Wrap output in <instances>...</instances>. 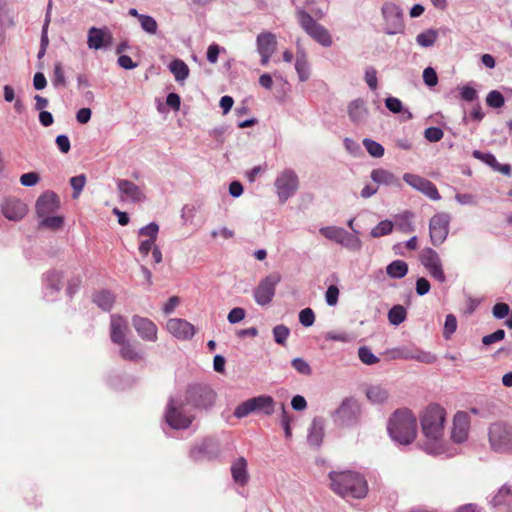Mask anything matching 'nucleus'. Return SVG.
<instances>
[{
  "mask_svg": "<svg viewBox=\"0 0 512 512\" xmlns=\"http://www.w3.org/2000/svg\"><path fill=\"white\" fill-rule=\"evenodd\" d=\"M384 20L383 31L387 35L404 34L405 23L402 9L392 2L384 3L381 8Z\"/></svg>",
  "mask_w": 512,
  "mask_h": 512,
  "instance_id": "9",
  "label": "nucleus"
},
{
  "mask_svg": "<svg viewBox=\"0 0 512 512\" xmlns=\"http://www.w3.org/2000/svg\"><path fill=\"white\" fill-rule=\"evenodd\" d=\"M359 413V406L353 399H345L339 408L333 413L335 422L342 425H350L355 422Z\"/></svg>",
  "mask_w": 512,
  "mask_h": 512,
  "instance_id": "21",
  "label": "nucleus"
},
{
  "mask_svg": "<svg viewBox=\"0 0 512 512\" xmlns=\"http://www.w3.org/2000/svg\"><path fill=\"white\" fill-rule=\"evenodd\" d=\"M64 222L63 217L48 215L40 219L39 227L57 230L62 227Z\"/></svg>",
  "mask_w": 512,
  "mask_h": 512,
  "instance_id": "44",
  "label": "nucleus"
},
{
  "mask_svg": "<svg viewBox=\"0 0 512 512\" xmlns=\"http://www.w3.org/2000/svg\"><path fill=\"white\" fill-rule=\"evenodd\" d=\"M292 367L302 375H310L312 373V369L309 363L303 358H294L291 361Z\"/></svg>",
  "mask_w": 512,
  "mask_h": 512,
  "instance_id": "54",
  "label": "nucleus"
},
{
  "mask_svg": "<svg viewBox=\"0 0 512 512\" xmlns=\"http://www.w3.org/2000/svg\"><path fill=\"white\" fill-rule=\"evenodd\" d=\"M371 179L377 184L386 186H400L399 179L390 171L382 168L372 170Z\"/></svg>",
  "mask_w": 512,
  "mask_h": 512,
  "instance_id": "32",
  "label": "nucleus"
},
{
  "mask_svg": "<svg viewBox=\"0 0 512 512\" xmlns=\"http://www.w3.org/2000/svg\"><path fill=\"white\" fill-rule=\"evenodd\" d=\"M486 103L492 108H501L505 103V99L499 91L493 90L488 93Z\"/></svg>",
  "mask_w": 512,
  "mask_h": 512,
  "instance_id": "50",
  "label": "nucleus"
},
{
  "mask_svg": "<svg viewBox=\"0 0 512 512\" xmlns=\"http://www.w3.org/2000/svg\"><path fill=\"white\" fill-rule=\"evenodd\" d=\"M0 211L6 219L17 222L26 216L28 207L15 196H5L0 202Z\"/></svg>",
  "mask_w": 512,
  "mask_h": 512,
  "instance_id": "13",
  "label": "nucleus"
},
{
  "mask_svg": "<svg viewBox=\"0 0 512 512\" xmlns=\"http://www.w3.org/2000/svg\"><path fill=\"white\" fill-rule=\"evenodd\" d=\"M167 331L178 340H190L196 333L194 325L182 318H171L166 323Z\"/></svg>",
  "mask_w": 512,
  "mask_h": 512,
  "instance_id": "19",
  "label": "nucleus"
},
{
  "mask_svg": "<svg viewBox=\"0 0 512 512\" xmlns=\"http://www.w3.org/2000/svg\"><path fill=\"white\" fill-rule=\"evenodd\" d=\"M139 23L143 31L146 33L150 35H155L157 33L158 24L152 16L146 14L140 16Z\"/></svg>",
  "mask_w": 512,
  "mask_h": 512,
  "instance_id": "47",
  "label": "nucleus"
},
{
  "mask_svg": "<svg viewBox=\"0 0 512 512\" xmlns=\"http://www.w3.org/2000/svg\"><path fill=\"white\" fill-rule=\"evenodd\" d=\"M488 442L494 453L512 456V425L501 421L490 424Z\"/></svg>",
  "mask_w": 512,
  "mask_h": 512,
  "instance_id": "5",
  "label": "nucleus"
},
{
  "mask_svg": "<svg viewBox=\"0 0 512 512\" xmlns=\"http://www.w3.org/2000/svg\"><path fill=\"white\" fill-rule=\"evenodd\" d=\"M132 326L138 336L147 342H156L158 339V328L156 324L149 318L134 315L131 319Z\"/></svg>",
  "mask_w": 512,
  "mask_h": 512,
  "instance_id": "18",
  "label": "nucleus"
},
{
  "mask_svg": "<svg viewBox=\"0 0 512 512\" xmlns=\"http://www.w3.org/2000/svg\"><path fill=\"white\" fill-rule=\"evenodd\" d=\"M445 422V410L439 405L429 406L421 417L422 431L426 437L423 450L433 456L452 457L455 449H450L442 441Z\"/></svg>",
  "mask_w": 512,
  "mask_h": 512,
  "instance_id": "1",
  "label": "nucleus"
},
{
  "mask_svg": "<svg viewBox=\"0 0 512 512\" xmlns=\"http://www.w3.org/2000/svg\"><path fill=\"white\" fill-rule=\"evenodd\" d=\"M293 420V417L286 411L284 404L281 405V425L284 429L285 437L287 439L291 438L292 431L290 424Z\"/></svg>",
  "mask_w": 512,
  "mask_h": 512,
  "instance_id": "51",
  "label": "nucleus"
},
{
  "mask_svg": "<svg viewBox=\"0 0 512 512\" xmlns=\"http://www.w3.org/2000/svg\"><path fill=\"white\" fill-rule=\"evenodd\" d=\"M324 436V419L315 417L308 430L307 441L311 446L321 445Z\"/></svg>",
  "mask_w": 512,
  "mask_h": 512,
  "instance_id": "28",
  "label": "nucleus"
},
{
  "mask_svg": "<svg viewBox=\"0 0 512 512\" xmlns=\"http://www.w3.org/2000/svg\"><path fill=\"white\" fill-rule=\"evenodd\" d=\"M35 208L39 219L52 215L59 208V199L54 192H44L37 199Z\"/></svg>",
  "mask_w": 512,
  "mask_h": 512,
  "instance_id": "23",
  "label": "nucleus"
},
{
  "mask_svg": "<svg viewBox=\"0 0 512 512\" xmlns=\"http://www.w3.org/2000/svg\"><path fill=\"white\" fill-rule=\"evenodd\" d=\"M231 474L234 482L240 486H245L249 475L247 471V461L244 457L237 458L231 465Z\"/></svg>",
  "mask_w": 512,
  "mask_h": 512,
  "instance_id": "29",
  "label": "nucleus"
},
{
  "mask_svg": "<svg viewBox=\"0 0 512 512\" xmlns=\"http://www.w3.org/2000/svg\"><path fill=\"white\" fill-rule=\"evenodd\" d=\"M40 181V176L36 172H28L25 174H22L20 177V183L21 185L25 187H32L35 186Z\"/></svg>",
  "mask_w": 512,
  "mask_h": 512,
  "instance_id": "57",
  "label": "nucleus"
},
{
  "mask_svg": "<svg viewBox=\"0 0 512 512\" xmlns=\"http://www.w3.org/2000/svg\"><path fill=\"white\" fill-rule=\"evenodd\" d=\"M117 345L120 346L119 354L124 360L136 362L143 358L142 353L130 341L125 340Z\"/></svg>",
  "mask_w": 512,
  "mask_h": 512,
  "instance_id": "33",
  "label": "nucleus"
},
{
  "mask_svg": "<svg viewBox=\"0 0 512 512\" xmlns=\"http://www.w3.org/2000/svg\"><path fill=\"white\" fill-rule=\"evenodd\" d=\"M412 360L423 364H433L437 360V357L429 351H424L414 346Z\"/></svg>",
  "mask_w": 512,
  "mask_h": 512,
  "instance_id": "43",
  "label": "nucleus"
},
{
  "mask_svg": "<svg viewBox=\"0 0 512 512\" xmlns=\"http://www.w3.org/2000/svg\"><path fill=\"white\" fill-rule=\"evenodd\" d=\"M159 232V226L155 222L140 228L139 237L143 238L139 243V252L142 255H147L150 251L152 256H161L160 250L155 246V240Z\"/></svg>",
  "mask_w": 512,
  "mask_h": 512,
  "instance_id": "14",
  "label": "nucleus"
},
{
  "mask_svg": "<svg viewBox=\"0 0 512 512\" xmlns=\"http://www.w3.org/2000/svg\"><path fill=\"white\" fill-rule=\"evenodd\" d=\"M52 82L55 87L66 86L65 75L62 68V64L60 62L56 63L54 66Z\"/></svg>",
  "mask_w": 512,
  "mask_h": 512,
  "instance_id": "52",
  "label": "nucleus"
},
{
  "mask_svg": "<svg viewBox=\"0 0 512 512\" xmlns=\"http://www.w3.org/2000/svg\"><path fill=\"white\" fill-rule=\"evenodd\" d=\"M315 314L311 308H304L299 312V322L305 326L310 327L314 324Z\"/></svg>",
  "mask_w": 512,
  "mask_h": 512,
  "instance_id": "56",
  "label": "nucleus"
},
{
  "mask_svg": "<svg viewBox=\"0 0 512 512\" xmlns=\"http://www.w3.org/2000/svg\"><path fill=\"white\" fill-rule=\"evenodd\" d=\"M274 341L279 345H285L290 335V329L283 324L276 325L273 330Z\"/></svg>",
  "mask_w": 512,
  "mask_h": 512,
  "instance_id": "46",
  "label": "nucleus"
},
{
  "mask_svg": "<svg viewBox=\"0 0 512 512\" xmlns=\"http://www.w3.org/2000/svg\"><path fill=\"white\" fill-rule=\"evenodd\" d=\"M330 489L342 498L363 499L368 494V483L364 475L354 470L330 471Z\"/></svg>",
  "mask_w": 512,
  "mask_h": 512,
  "instance_id": "2",
  "label": "nucleus"
},
{
  "mask_svg": "<svg viewBox=\"0 0 512 512\" xmlns=\"http://www.w3.org/2000/svg\"><path fill=\"white\" fill-rule=\"evenodd\" d=\"M450 216L447 213L435 214L429 222L430 238L434 245L443 243L449 231Z\"/></svg>",
  "mask_w": 512,
  "mask_h": 512,
  "instance_id": "15",
  "label": "nucleus"
},
{
  "mask_svg": "<svg viewBox=\"0 0 512 512\" xmlns=\"http://www.w3.org/2000/svg\"><path fill=\"white\" fill-rule=\"evenodd\" d=\"M421 263L434 279L440 283L445 282L446 277L440 258H421Z\"/></svg>",
  "mask_w": 512,
  "mask_h": 512,
  "instance_id": "31",
  "label": "nucleus"
},
{
  "mask_svg": "<svg viewBox=\"0 0 512 512\" xmlns=\"http://www.w3.org/2000/svg\"><path fill=\"white\" fill-rule=\"evenodd\" d=\"M274 188L279 203H286L299 189V178L296 172L291 168L282 170L275 178Z\"/></svg>",
  "mask_w": 512,
  "mask_h": 512,
  "instance_id": "8",
  "label": "nucleus"
},
{
  "mask_svg": "<svg viewBox=\"0 0 512 512\" xmlns=\"http://www.w3.org/2000/svg\"><path fill=\"white\" fill-rule=\"evenodd\" d=\"M397 225L404 232H410L413 230L411 223V214L405 212L397 218Z\"/></svg>",
  "mask_w": 512,
  "mask_h": 512,
  "instance_id": "62",
  "label": "nucleus"
},
{
  "mask_svg": "<svg viewBox=\"0 0 512 512\" xmlns=\"http://www.w3.org/2000/svg\"><path fill=\"white\" fill-rule=\"evenodd\" d=\"M363 146L365 147L366 151L368 152V154L373 157V158H381L384 156V153H385V149L384 147L376 142L375 140H372L370 138H364L363 141Z\"/></svg>",
  "mask_w": 512,
  "mask_h": 512,
  "instance_id": "42",
  "label": "nucleus"
},
{
  "mask_svg": "<svg viewBox=\"0 0 512 512\" xmlns=\"http://www.w3.org/2000/svg\"><path fill=\"white\" fill-rule=\"evenodd\" d=\"M366 396L374 404H382L389 398L387 388L382 385H372L366 390Z\"/></svg>",
  "mask_w": 512,
  "mask_h": 512,
  "instance_id": "34",
  "label": "nucleus"
},
{
  "mask_svg": "<svg viewBox=\"0 0 512 512\" xmlns=\"http://www.w3.org/2000/svg\"><path fill=\"white\" fill-rule=\"evenodd\" d=\"M365 81L371 90H375L378 87L377 72L374 68L369 67L365 70Z\"/></svg>",
  "mask_w": 512,
  "mask_h": 512,
  "instance_id": "63",
  "label": "nucleus"
},
{
  "mask_svg": "<svg viewBox=\"0 0 512 512\" xmlns=\"http://www.w3.org/2000/svg\"><path fill=\"white\" fill-rule=\"evenodd\" d=\"M473 157L479 159L492 167L493 169L498 167V161L495 156L491 153H484L479 150H474L472 153Z\"/></svg>",
  "mask_w": 512,
  "mask_h": 512,
  "instance_id": "53",
  "label": "nucleus"
},
{
  "mask_svg": "<svg viewBox=\"0 0 512 512\" xmlns=\"http://www.w3.org/2000/svg\"><path fill=\"white\" fill-rule=\"evenodd\" d=\"M85 184H86V177L83 174L74 176L70 179V185L73 189L72 197L74 199H77L79 197Z\"/></svg>",
  "mask_w": 512,
  "mask_h": 512,
  "instance_id": "49",
  "label": "nucleus"
},
{
  "mask_svg": "<svg viewBox=\"0 0 512 512\" xmlns=\"http://www.w3.org/2000/svg\"><path fill=\"white\" fill-rule=\"evenodd\" d=\"M296 19L300 27L317 43L323 47H330L333 44L332 36L327 28L319 24L313 17L302 8L296 9Z\"/></svg>",
  "mask_w": 512,
  "mask_h": 512,
  "instance_id": "6",
  "label": "nucleus"
},
{
  "mask_svg": "<svg viewBox=\"0 0 512 512\" xmlns=\"http://www.w3.org/2000/svg\"><path fill=\"white\" fill-rule=\"evenodd\" d=\"M348 116L353 123L359 124L368 117V109L363 99H355L348 105Z\"/></svg>",
  "mask_w": 512,
  "mask_h": 512,
  "instance_id": "27",
  "label": "nucleus"
},
{
  "mask_svg": "<svg viewBox=\"0 0 512 512\" xmlns=\"http://www.w3.org/2000/svg\"><path fill=\"white\" fill-rule=\"evenodd\" d=\"M505 338V331L503 329H498L495 332L485 335L482 338V343L484 345H491L493 343L499 342Z\"/></svg>",
  "mask_w": 512,
  "mask_h": 512,
  "instance_id": "60",
  "label": "nucleus"
},
{
  "mask_svg": "<svg viewBox=\"0 0 512 512\" xmlns=\"http://www.w3.org/2000/svg\"><path fill=\"white\" fill-rule=\"evenodd\" d=\"M112 35L106 28L91 27L88 30L87 45L90 49L99 50L110 46Z\"/></svg>",
  "mask_w": 512,
  "mask_h": 512,
  "instance_id": "24",
  "label": "nucleus"
},
{
  "mask_svg": "<svg viewBox=\"0 0 512 512\" xmlns=\"http://www.w3.org/2000/svg\"><path fill=\"white\" fill-rule=\"evenodd\" d=\"M220 453L218 443L211 438L202 440L194 445L190 450V458L195 461L212 460Z\"/></svg>",
  "mask_w": 512,
  "mask_h": 512,
  "instance_id": "16",
  "label": "nucleus"
},
{
  "mask_svg": "<svg viewBox=\"0 0 512 512\" xmlns=\"http://www.w3.org/2000/svg\"><path fill=\"white\" fill-rule=\"evenodd\" d=\"M492 313L496 319H504L510 313L509 305L506 303H497L494 305Z\"/></svg>",
  "mask_w": 512,
  "mask_h": 512,
  "instance_id": "64",
  "label": "nucleus"
},
{
  "mask_svg": "<svg viewBox=\"0 0 512 512\" xmlns=\"http://www.w3.org/2000/svg\"><path fill=\"white\" fill-rule=\"evenodd\" d=\"M216 394L208 385L195 384L188 387L184 401L194 408L208 409L215 402Z\"/></svg>",
  "mask_w": 512,
  "mask_h": 512,
  "instance_id": "10",
  "label": "nucleus"
},
{
  "mask_svg": "<svg viewBox=\"0 0 512 512\" xmlns=\"http://www.w3.org/2000/svg\"><path fill=\"white\" fill-rule=\"evenodd\" d=\"M387 430L394 443L409 445L417 435V419L407 409L396 410L389 418Z\"/></svg>",
  "mask_w": 512,
  "mask_h": 512,
  "instance_id": "3",
  "label": "nucleus"
},
{
  "mask_svg": "<svg viewBox=\"0 0 512 512\" xmlns=\"http://www.w3.org/2000/svg\"><path fill=\"white\" fill-rule=\"evenodd\" d=\"M128 332V321L121 315L112 314L110 318V338L114 344L123 343Z\"/></svg>",
  "mask_w": 512,
  "mask_h": 512,
  "instance_id": "25",
  "label": "nucleus"
},
{
  "mask_svg": "<svg viewBox=\"0 0 512 512\" xmlns=\"http://www.w3.org/2000/svg\"><path fill=\"white\" fill-rule=\"evenodd\" d=\"M117 189L119 191V196L122 201L139 203L143 202L146 199V196L141 190V188L132 181L126 179L117 180Z\"/></svg>",
  "mask_w": 512,
  "mask_h": 512,
  "instance_id": "20",
  "label": "nucleus"
},
{
  "mask_svg": "<svg viewBox=\"0 0 512 512\" xmlns=\"http://www.w3.org/2000/svg\"><path fill=\"white\" fill-rule=\"evenodd\" d=\"M394 224L390 220H383L372 228L370 235L374 238L388 235L392 232Z\"/></svg>",
  "mask_w": 512,
  "mask_h": 512,
  "instance_id": "45",
  "label": "nucleus"
},
{
  "mask_svg": "<svg viewBox=\"0 0 512 512\" xmlns=\"http://www.w3.org/2000/svg\"><path fill=\"white\" fill-rule=\"evenodd\" d=\"M295 70L301 82L307 81L310 76L309 63L304 51H298L295 61Z\"/></svg>",
  "mask_w": 512,
  "mask_h": 512,
  "instance_id": "36",
  "label": "nucleus"
},
{
  "mask_svg": "<svg viewBox=\"0 0 512 512\" xmlns=\"http://www.w3.org/2000/svg\"><path fill=\"white\" fill-rule=\"evenodd\" d=\"M470 428V418L466 412L459 411L453 419L451 439L455 443H463L467 440Z\"/></svg>",
  "mask_w": 512,
  "mask_h": 512,
  "instance_id": "22",
  "label": "nucleus"
},
{
  "mask_svg": "<svg viewBox=\"0 0 512 512\" xmlns=\"http://www.w3.org/2000/svg\"><path fill=\"white\" fill-rule=\"evenodd\" d=\"M407 317L406 308L402 305H394L388 312V321L391 325L398 326Z\"/></svg>",
  "mask_w": 512,
  "mask_h": 512,
  "instance_id": "40",
  "label": "nucleus"
},
{
  "mask_svg": "<svg viewBox=\"0 0 512 512\" xmlns=\"http://www.w3.org/2000/svg\"><path fill=\"white\" fill-rule=\"evenodd\" d=\"M62 275L58 270H50L45 274V297L47 300H53V294L59 292L62 287Z\"/></svg>",
  "mask_w": 512,
  "mask_h": 512,
  "instance_id": "26",
  "label": "nucleus"
},
{
  "mask_svg": "<svg viewBox=\"0 0 512 512\" xmlns=\"http://www.w3.org/2000/svg\"><path fill=\"white\" fill-rule=\"evenodd\" d=\"M443 131L438 127H429L424 131V137L429 142H438L443 137Z\"/></svg>",
  "mask_w": 512,
  "mask_h": 512,
  "instance_id": "61",
  "label": "nucleus"
},
{
  "mask_svg": "<svg viewBox=\"0 0 512 512\" xmlns=\"http://www.w3.org/2000/svg\"><path fill=\"white\" fill-rule=\"evenodd\" d=\"M403 180L413 189L423 193L431 200H440L441 196L436 186L431 181L412 173H405Z\"/></svg>",
  "mask_w": 512,
  "mask_h": 512,
  "instance_id": "17",
  "label": "nucleus"
},
{
  "mask_svg": "<svg viewBox=\"0 0 512 512\" xmlns=\"http://www.w3.org/2000/svg\"><path fill=\"white\" fill-rule=\"evenodd\" d=\"M423 81L429 87H434L438 83L436 71L432 67H427L423 71Z\"/></svg>",
  "mask_w": 512,
  "mask_h": 512,
  "instance_id": "59",
  "label": "nucleus"
},
{
  "mask_svg": "<svg viewBox=\"0 0 512 512\" xmlns=\"http://www.w3.org/2000/svg\"><path fill=\"white\" fill-rule=\"evenodd\" d=\"M438 38V32L435 29H428L416 36V43L424 48L431 47Z\"/></svg>",
  "mask_w": 512,
  "mask_h": 512,
  "instance_id": "41",
  "label": "nucleus"
},
{
  "mask_svg": "<svg viewBox=\"0 0 512 512\" xmlns=\"http://www.w3.org/2000/svg\"><path fill=\"white\" fill-rule=\"evenodd\" d=\"M339 289L335 285H330L325 293V300L328 306H335L338 303Z\"/></svg>",
  "mask_w": 512,
  "mask_h": 512,
  "instance_id": "58",
  "label": "nucleus"
},
{
  "mask_svg": "<svg viewBox=\"0 0 512 512\" xmlns=\"http://www.w3.org/2000/svg\"><path fill=\"white\" fill-rule=\"evenodd\" d=\"M188 407L183 396L170 397L164 413L165 423L174 430L187 429L194 419Z\"/></svg>",
  "mask_w": 512,
  "mask_h": 512,
  "instance_id": "4",
  "label": "nucleus"
},
{
  "mask_svg": "<svg viewBox=\"0 0 512 512\" xmlns=\"http://www.w3.org/2000/svg\"><path fill=\"white\" fill-rule=\"evenodd\" d=\"M94 303L104 311H110L115 303V296L108 290H101L93 295Z\"/></svg>",
  "mask_w": 512,
  "mask_h": 512,
  "instance_id": "35",
  "label": "nucleus"
},
{
  "mask_svg": "<svg viewBox=\"0 0 512 512\" xmlns=\"http://www.w3.org/2000/svg\"><path fill=\"white\" fill-rule=\"evenodd\" d=\"M358 357L366 365H373L379 362V358L367 346H361L358 349Z\"/></svg>",
  "mask_w": 512,
  "mask_h": 512,
  "instance_id": "48",
  "label": "nucleus"
},
{
  "mask_svg": "<svg viewBox=\"0 0 512 512\" xmlns=\"http://www.w3.org/2000/svg\"><path fill=\"white\" fill-rule=\"evenodd\" d=\"M169 70L174 75L177 82L185 81L189 76V67L181 59H174L169 64Z\"/></svg>",
  "mask_w": 512,
  "mask_h": 512,
  "instance_id": "37",
  "label": "nucleus"
},
{
  "mask_svg": "<svg viewBox=\"0 0 512 512\" xmlns=\"http://www.w3.org/2000/svg\"><path fill=\"white\" fill-rule=\"evenodd\" d=\"M281 276L278 273H272L265 277L254 290V299L258 305H268L274 295L275 287L280 282Z\"/></svg>",
  "mask_w": 512,
  "mask_h": 512,
  "instance_id": "12",
  "label": "nucleus"
},
{
  "mask_svg": "<svg viewBox=\"0 0 512 512\" xmlns=\"http://www.w3.org/2000/svg\"><path fill=\"white\" fill-rule=\"evenodd\" d=\"M457 329V319L453 314H448L445 319L444 323V331L443 335L446 339L450 338V336L456 331Z\"/></svg>",
  "mask_w": 512,
  "mask_h": 512,
  "instance_id": "55",
  "label": "nucleus"
},
{
  "mask_svg": "<svg viewBox=\"0 0 512 512\" xmlns=\"http://www.w3.org/2000/svg\"><path fill=\"white\" fill-rule=\"evenodd\" d=\"M258 53L274 54L277 47L276 35L272 32H261L256 38Z\"/></svg>",
  "mask_w": 512,
  "mask_h": 512,
  "instance_id": "30",
  "label": "nucleus"
},
{
  "mask_svg": "<svg viewBox=\"0 0 512 512\" xmlns=\"http://www.w3.org/2000/svg\"><path fill=\"white\" fill-rule=\"evenodd\" d=\"M319 232L326 239L339 243L352 252H356L361 246V241L355 234L349 233L341 227H322Z\"/></svg>",
  "mask_w": 512,
  "mask_h": 512,
  "instance_id": "11",
  "label": "nucleus"
},
{
  "mask_svg": "<svg viewBox=\"0 0 512 512\" xmlns=\"http://www.w3.org/2000/svg\"><path fill=\"white\" fill-rule=\"evenodd\" d=\"M512 501V486L503 485L492 497L490 503L493 507L506 505Z\"/></svg>",
  "mask_w": 512,
  "mask_h": 512,
  "instance_id": "38",
  "label": "nucleus"
},
{
  "mask_svg": "<svg viewBox=\"0 0 512 512\" xmlns=\"http://www.w3.org/2000/svg\"><path fill=\"white\" fill-rule=\"evenodd\" d=\"M275 411V401L269 395H259L252 397L239 404L234 411V416L241 419L250 413H261L265 416H271Z\"/></svg>",
  "mask_w": 512,
  "mask_h": 512,
  "instance_id": "7",
  "label": "nucleus"
},
{
  "mask_svg": "<svg viewBox=\"0 0 512 512\" xmlns=\"http://www.w3.org/2000/svg\"><path fill=\"white\" fill-rule=\"evenodd\" d=\"M386 272L391 278L401 279L407 274L408 266L404 261L395 260L387 266Z\"/></svg>",
  "mask_w": 512,
  "mask_h": 512,
  "instance_id": "39",
  "label": "nucleus"
}]
</instances>
